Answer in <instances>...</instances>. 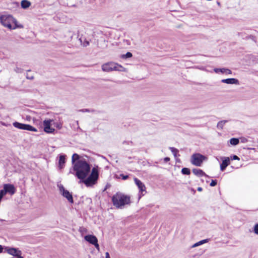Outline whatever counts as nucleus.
I'll return each mask as SVG.
<instances>
[{
    "instance_id": "nucleus-1",
    "label": "nucleus",
    "mask_w": 258,
    "mask_h": 258,
    "mask_svg": "<svg viewBox=\"0 0 258 258\" xmlns=\"http://www.w3.org/2000/svg\"><path fill=\"white\" fill-rule=\"evenodd\" d=\"M76 176L80 179H84L90 171V166L85 159L78 160L73 166Z\"/></svg>"
},
{
    "instance_id": "nucleus-2",
    "label": "nucleus",
    "mask_w": 258,
    "mask_h": 258,
    "mask_svg": "<svg viewBox=\"0 0 258 258\" xmlns=\"http://www.w3.org/2000/svg\"><path fill=\"white\" fill-rule=\"evenodd\" d=\"M113 205L117 209H122L131 204V196L120 192H117L111 198Z\"/></svg>"
},
{
    "instance_id": "nucleus-3",
    "label": "nucleus",
    "mask_w": 258,
    "mask_h": 258,
    "mask_svg": "<svg viewBox=\"0 0 258 258\" xmlns=\"http://www.w3.org/2000/svg\"><path fill=\"white\" fill-rule=\"evenodd\" d=\"M2 25L10 29H15L17 28H23L21 25H18L17 20L11 15H3L0 17Z\"/></svg>"
},
{
    "instance_id": "nucleus-4",
    "label": "nucleus",
    "mask_w": 258,
    "mask_h": 258,
    "mask_svg": "<svg viewBox=\"0 0 258 258\" xmlns=\"http://www.w3.org/2000/svg\"><path fill=\"white\" fill-rule=\"evenodd\" d=\"M102 70L104 72H107L113 71L123 72L125 71V69L118 63L113 62H109L102 66Z\"/></svg>"
},
{
    "instance_id": "nucleus-5",
    "label": "nucleus",
    "mask_w": 258,
    "mask_h": 258,
    "mask_svg": "<svg viewBox=\"0 0 258 258\" xmlns=\"http://www.w3.org/2000/svg\"><path fill=\"white\" fill-rule=\"evenodd\" d=\"M99 177L98 170L97 168L93 167L90 175L83 181L87 186H91L96 183Z\"/></svg>"
},
{
    "instance_id": "nucleus-6",
    "label": "nucleus",
    "mask_w": 258,
    "mask_h": 258,
    "mask_svg": "<svg viewBox=\"0 0 258 258\" xmlns=\"http://www.w3.org/2000/svg\"><path fill=\"white\" fill-rule=\"evenodd\" d=\"M16 192V188L15 186L12 184H4L3 189L0 190V194L4 197L7 194L10 195H13Z\"/></svg>"
},
{
    "instance_id": "nucleus-7",
    "label": "nucleus",
    "mask_w": 258,
    "mask_h": 258,
    "mask_svg": "<svg viewBox=\"0 0 258 258\" xmlns=\"http://www.w3.org/2000/svg\"><path fill=\"white\" fill-rule=\"evenodd\" d=\"M206 159V157L199 153L194 154L191 156V162L197 166H201L204 161Z\"/></svg>"
},
{
    "instance_id": "nucleus-8",
    "label": "nucleus",
    "mask_w": 258,
    "mask_h": 258,
    "mask_svg": "<svg viewBox=\"0 0 258 258\" xmlns=\"http://www.w3.org/2000/svg\"><path fill=\"white\" fill-rule=\"evenodd\" d=\"M13 124L14 127L20 130H27L33 132L37 131L36 128L29 124H23L18 122H15L13 123Z\"/></svg>"
},
{
    "instance_id": "nucleus-9",
    "label": "nucleus",
    "mask_w": 258,
    "mask_h": 258,
    "mask_svg": "<svg viewBox=\"0 0 258 258\" xmlns=\"http://www.w3.org/2000/svg\"><path fill=\"white\" fill-rule=\"evenodd\" d=\"M60 191L62 195L65 197L69 202L73 204L74 200L72 194L67 190L65 189L63 186L59 187Z\"/></svg>"
},
{
    "instance_id": "nucleus-10",
    "label": "nucleus",
    "mask_w": 258,
    "mask_h": 258,
    "mask_svg": "<svg viewBox=\"0 0 258 258\" xmlns=\"http://www.w3.org/2000/svg\"><path fill=\"white\" fill-rule=\"evenodd\" d=\"M52 120H45L43 121L44 131L47 133H52L54 131V128L51 127Z\"/></svg>"
},
{
    "instance_id": "nucleus-11",
    "label": "nucleus",
    "mask_w": 258,
    "mask_h": 258,
    "mask_svg": "<svg viewBox=\"0 0 258 258\" xmlns=\"http://www.w3.org/2000/svg\"><path fill=\"white\" fill-rule=\"evenodd\" d=\"M134 180L135 181V184L138 186L140 192H141L142 194L144 191L146 192V187L144 183H143L140 180H139L137 177H135L134 178Z\"/></svg>"
},
{
    "instance_id": "nucleus-12",
    "label": "nucleus",
    "mask_w": 258,
    "mask_h": 258,
    "mask_svg": "<svg viewBox=\"0 0 258 258\" xmlns=\"http://www.w3.org/2000/svg\"><path fill=\"white\" fill-rule=\"evenodd\" d=\"M7 251L8 253L13 256H21L22 253L21 251L15 248H7Z\"/></svg>"
},
{
    "instance_id": "nucleus-13",
    "label": "nucleus",
    "mask_w": 258,
    "mask_h": 258,
    "mask_svg": "<svg viewBox=\"0 0 258 258\" xmlns=\"http://www.w3.org/2000/svg\"><path fill=\"white\" fill-rule=\"evenodd\" d=\"M85 239L92 244H94L96 242H98V239L96 237L93 235H87L84 237Z\"/></svg>"
},
{
    "instance_id": "nucleus-14",
    "label": "nucleus",
    "mask_w": 258,
    "mask_h": 258,
    "mask_svg": "<svg viewBox=\"0 0 258 258\" xmlns=\"http://www.w3.org/2000/svg\"><path fill=\"white\" fill-rule=\"evenodd\" d=\"M192 171L195 175L198 177L208 176L205 172L201 169L195 168L192 169Z\"/></svg>"
},
{
    "instance_id": "nucleus-15",
    "label": "nucleus",
    "mask_w": 258,
    "mask_h": 258,
    "mask_svg": "<svg viewBox=\"0 0 258 258\" xmlns=\"http://www.w3.org/2000/svg\"><path fill=\"white\" fill-rule=\"evenodd\" d=\"M230 164V160L228 157H226L222 161L220 165V169L221 171H224L225 168Z\"/></svg>"
},
{
    "instance_id": "nucleus-16",
    "label": "nucleus",
    "mask_w": 258,
    "mask_h": 258,
    "mask_svg": "<svg viewBox=\"0 0 258 258\" xmlns=\"http://www.w3.org/2000/svg\"><path fill=\"white\" fill-rule=\"evenodd\" d=\"M222 83L228 84H238V80L235 78H229L226 79L222 80Z\"/></svg>"
},
{
    "instance_id": "nucleus-17",
    "label": "nucleus",
    "mask_w": 258,
    "mask_h": 258,
    "mask_svg": "<svg viewBox=\"0 0 258 258\" xmlns=\"http://www.w3.org/2000/svg\"><path fill=\"white\" fill-rule=\"evenodd\" d=\"M66 163V156L65 155H60L59 162H58V166L60 169H62L64 166V164Z\"/></svg>"
},
{
    "instance_id": "nucleus-18",
    "label": "nucleus",
    "mask_w": 258,
    "mask_h": 258,
    "mask_svg": "<svg viewBox=\"0 0 258 258\" xmlns=\"http://www.w3.org/2000/svg\"><path fill=\"white\" fill-rule=\"evenodd\" d=\"M215 72L218 73L219 72H221L222 73H225L226 74H231L232 72L231 70L228 69H215Z\"/></svg>"
},
{
    "instance_id": "nucleus-19",
    "label": "nucleus",
    "mask_w": 258,
    "mask_h": 258,
    "mask_svg": "<svg viewBox=\"0 0 258 258\" xmlns=\"http://www.w3.org/2000/svg\"><path fill=\"white\" fill-rule=\"evenodd\" d=\"M31 3L27 0H23L21 2V7L24 9H26L30 6Z\"/></svg>"
},
{
    "instance_id": "nucleus-20",
    "label": "nucleus",
    "mask_w": 258,
    "mask_h": 258,
    "mask_svg": "<svg viewBox=\"0 0 258 258\" xmlns=\"http://www.w3.org/2000/svg\"><path fill=\"white\" fill-rule=\"evenodd\" d=\"M80 156L78 154L75 153L73 155L72 157V163L74 164L77 161L79 160Z\"/></svg>"
},
{
    "instance_id": "nucleus-21",
    "label": "nucleus",
    "mask_w": 258,
    "mask_h": 258,
    "mask_svg": "<svg viewBox=\"0 0 258 258\" xmlns=\"http://www.w3.org/2000/svg\"><path fill=\"white\" fill-rule=\"evenodd\" d=\"M229 142L231 145L235 146L238 144L239 141L237 138H232L230 140Z\"/></svg>"
},
{
    "instance_id": "nucleus-22",
    "label": "nucleus",
    "mask_w": 258,
    "mask_h": 258,
    "mask_svg": "<svg viewBox=\"0 0 258 258\" xmlns=\"http://www.w3.org/2000/svg\"><path fill=\"white\" fill-rule=\"evenodd\" d=\"M227 122L226 120H221L217 123V127L218 128L222 129L225 123Z\"/></svg>"
},
{
    "instance_id": "nucleus-23",
    "label": "nucleus",
    "mask_w": 258,
    "mask_h": 258,
    "mask_svg": "<svg viewBox=\"0 0 258 258\" xmlns=\"http://www.w3.org/2000/svg\"><path fill=\"white\" fill-rule=\"evenodd\" d=\"M181 173L184 175H189L190 174V169L187 168H183L181 170Z\"/></svg>"
},
{
    "instance_id": "nucleus-24",
    "label": "nucleus",
    "mask_w": 258,
    "mask_h": 258,
    "mask_svg": "<svg viewBox=\"0 0 258 258\" xmlns=\"http://www.w3.org/2000/svg\"><path fill=\"white\" fill-rule=\"evenodd\" d=\"M170 149L171 151L172 152V153L173 154L174 156L175 157H176L178 153V150L174 147H170Z\"/></svg>"
},
{
    "instance_id": "nucleus-25",
    "label": "nucleus",
    "mask_w": 258,
    "mask_h": 258,
    "mask_svg": "<svg viewBox=\"0 0 258 258\" xmlns=\"http://www.w3.org/2000/svg\"><path fill=\"white\" fill-rule=\"evenodd\" d=\"M133 56L132 53L130 52H127L125 54L122 55V58H130Z\"/></svg>"
},
{
    "instance_id": "nucleus-26",
    "label": "nucleus",
    "mask_w": 258,
    "mask_h": 258,
    "mask_svg": "<svg viewBox=\"0 0 258 258\" xmlns=\"http://www.w3.org/2000/svg\"><path fill=\"white\" fill-rule=\"evenodd\" d=\"M217 184V181L216 180H212L211 182L210 183V186H214L216 185Z\"/></svg>"
},
{
    "instance_id": "nucleus-27",
    "label": "nucleus",
    "mask_w": 258,
    "mask_h": 258,
    "mask_svg": "<svg viewBox=\"0 0 258 258\" xmlns=\"http://www.w3.org/2000/svg\"><path fill=\"white\" fill-rule=\"evenodd\" d=\"M254 232L255 234L258 235V224L255 225L254 227Z\"/></svg>"
},
{
    "instance_id": "nucleus-28",
    "label": "nucleus",
    "mask_w": 258,
    "mask_h": 258,
    "mask_svg": "<svg viewBox=\"0 0 258 258\" xmlns=\"http://www.w3.org/2000/svg\"><path fill=\"white\" fill-rule=\"evenodd\" d=\"M120 176L121 177L123 180H126L128 178V176L127 175H124L123 174H121Z\"/></svg>"
},
{
    "instance_id": "nucleus-29",
    "label": "nucleus",
    "mask_w": 258,
    "mask_h": 258,
    "mask_svg": "<svg viewBox=\"0 0 258 258\" xmlns=\"http://www.w3.org/2000/svg\"><path fill=\"white\" fill-rule=\"evenodd\" d=\"M30 72V71H29L27 73L26 77L27 79L30 80H32L34 78V77L31 75H29L28 73Z\"/></svg>"
},
{
    "instance_id": "nucleus-30",
    "label": "nucleus",
    "mask_w": 258,
    "mask_h": 258,
    "mask_svg": "<svg viewBox=\"0 0 258 258\" xmlns=\"http://www.w3.org/2000/svg\"><path fill=\"white\" fill-rule=\"evenodd\" d=\"M202 244V242L201 241L196 243L195 244H194V245H193L192 247H196V246H199L200 245Z\"/></svg>"
},
{
    "instance_id": "nucleus-31",
    "label": "nucleus",
    "mask_w": 258,
    "mask_h": 258,
    "mask_svg": "<svg viewBox=\"0 0 258 258\" xmlns=\"http://www.w3.org/2000/svg\"><path fill=\"white\" fill-rule=\"evenodd\" d=\"M232 160H240V158L236 155H234L232 158Z\"/></svg>"
},
{
    "instance_id": "nucleus-32",
    "label": "nucleus",
    "mask_w": 258,
    "mask_h": 258,
    "mask_svg": "<svg viewBox=\"0 0 258 258\" xmlns=\"http://www.w3.org/2000/svg\"><path fill=\"white\" fill-rule=\"evenodd\" d=\"M170 160V158H169V157H165L164 158V161L165 162H167L169 161Z\"/></svg>"
},
{
    "instance_id": "nucleus-33",
    "label": "nucleus",
    "mask_w": 258,
    "mask_h": 258,
    "mask_svg": "<svg viewBox=\"0 0 258 258\" xmlns=\"http://www.w3.org/2000/svg\"><path fill=\"white\" fill-rule=\"evenodd\" d=\"M95 247L97 248V249H99V244L98 243V242H96V243H95V244H93Z\"/></svg>"
},
{
    "instance_id": "nucleus-34",
    "label": "nucleus",
    "mask_w": 258,
    "mask_h": 258,
    "mask_svg": "<svg viewBox=\"0 0 258 258\" xmlns=\"http://www.w3.org/2000/svg\"><path fill=\"white\" fill-rule=\"evenodd\" d=\"M201 242H202V244H204V243H205L206 242H207L208 241V239H204V240H202L201 241Z\"/></svg>"
},
{
    "instance_id": "nucleus-35",
    "label": "nucleus",
    "mask_w": 258,
    "mask_h": 258,
    "mask_svg": "<svg viewBox=\"0 0 258 258\" xmlns=\"http://www.w3.org/2000/svg\"><path fill=\"white\" fill-rule=\"evenodd\" d=\"M105 257L106 258H110L109 254V253L108 252H106L105 253Z\"/></svg>"
},
{
    "instance_id": "nucleus-36",
    "label": "nucleus",
    "mask_w": 258,
    "mask_h": 258,
    "mask_svg": "<svg viewBox=\"0 0 258 258\" xmlns=\"http://www.w3.org/2000/svg\"><path fill=\"white\" fill-rule=\"evenodd\" d=\"M3 246L1 245H0V253L3 251Z\"/></svg>"
},
{
    "instance_id": "nucleus-37",
    "label": "nucleus",
    "mask_w": 258,
    "mask_h": 258,
    "mask_svg": "<svg viewBox=\"0 0 258 258\" xmlns=\"http://www.w3.org/2000/svg\"><path fill=\"white\" fill-rule=\"evenodd\" d=\"M202 190V188L201 187H199L198 188V190L201 191Z\"/></svg>"
},
{
    "instance_id": "nucleus-38",
    "label": "nucleus",
    "mask_w": 258,
    "mask_h": 258,
    "mask_svg": "<svg viewBox=\"0 0 258 258\" xmlns=\"http://www.w3.org/2000/svg\"><path fill=\"white\" fill-rule=\"evenodd\" d=\"M86 44H87V45H88V44H89V42H86Z\"/></svg>"
},
{
    "instance_id": "nucleus-39",
    "label": "nucleus",
    "mask_w": 258,
    "mask_h": 258,
    "mask_svg": "<svg viewBox=\"0 0 258 258\" xmlns=\"http://www.w3.org/2000/svg\"><path fill=\"white\" fill-rule=\"evenodd\" d=\"M86 44H87V45H88V44H89V42H86Z\"/></svg>"
}]
</instances>
